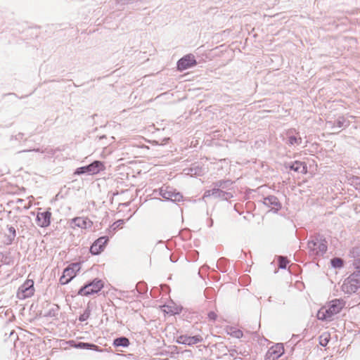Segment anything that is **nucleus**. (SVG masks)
I'll use <instances>...</instances> for the list:
<instances>
[{"mask_svg": "<svg viewBox=\"0 0 360 360\" xmlns=\"http://www.w3.org/2000/svg\"><path fill=\"white\" fill-rule=\"evenodd\" d=\"M349 181L350 184L354 186H360V176H352L349 179Z\"/></svg>", "mask_w": 360, "mask_h": 360, "instance_id": "obj_29", "label": "nucleus"}, {"mask_svg": "<svg viewBox=\"0 0 360 360\" xmlns=\"http://www.w3.org/2000/svg\"><path fill=\"white\" fill-rule=\"evenodd\" d=\"M207 317H208L209 320L214 321L217 318V315L214 311H210L207 314Z\"/></svg>", "mask_w": 360, "mask_h": 360, "instance_id": "obj_35", "label": "nucleus"}, {"mask_svg": "<svg viewBox=\"0 0 360 360\" xmlns=\"http://www.w3.org/2000/svg\"><path fill=\"white\" fill-rule=\"evenodd\" d=\"M284 166L286 169H290L297 173L304 174L307 172V167L304 162L295 160L291 163H285Z\"/></svg>", "mask_w": 360, "mask_h": 360, "instance_id": "obj_16", "label": "nucleus"}, {"mask_svg": "<svg viewBox=\"0 0 360 360\" xmlns=\"http://www.w3.org/2000/svg\"><path fill=\"white\" fill-rule=\"evenodd\" d=\"M352 274H356L357 277L356 278L359 280V278H360V267L359 266H356V271H354Z\"/></svg>", "mask_w": 360, "mask_h": 360, "instance_id": "obj_36", "label": "nucleus"}, {"mask_svg": "<svg viewBox=\"0 0 360 360\" xmlns=\"http://www.w3.org/2000/svg\"><path fill=\"white\" fill-rule=\"evenodd\" d=\"M354 257L360 256V247H354L350 252Z\"/></svg>", "mask_w": 360, "mask_h": 360, "instance_id": "obj_33", "label": "nucleus"}, {"mask_svg": "<svg viewBox=\"0 0 360 360\" xmlns=\"http://www.w3.org/2000/svg\"><path fill=\"white\" fill-rule=\"evenodd\" d=\"M51 307L44 314L46 317H56L59 311V307L57 304H50Z\"/></svg>", "mask_w": 360, "mask_h": 360, "instance_id": "obj_25", "label": "nucleus"}, {"mask_svg": "<svg viewBox=\"0 0 360 360\" xmlns=\"http://www.w3.org/2000/svg\"><path fill=\"white\" fill-rule=\"evenodd\" d=\"M283 141L289 146H295L300 145L302 139L299 131L294 128H291L286 131L285 138L283 139Z\"/></svg>", "mask_w": 360, "mask_h": 360, "instance_id": "obj_9", "label": "nucleus"}, {"mask_svg": "<svg viewBox=\"0 0 360 360\" xmlns=\"http://www.w3.org/2000/svg\"><path fill=\"white\" fill-rule=\"evenodd\" d=\"M212 223H213V221L211 219V224H210V226L212 225Z\"/></svg>", "mask_w": 360, "mask_h": 360, "instance_id": "obj_44", "label": "nucleus"}, {"mask_svg": "<svg viewBox=\"0 0 360 360\" xmlns=\"http://www.w3.org/2000/svg\"><path fill=\"white\" fill-rule=\"evenodd\" d=\"M330 263L333 267L334 268H342L344 265V261L340 257H334L331 259Z\"/></svg>", "mask_w": 360, "mask_h": 360, "instance_id": "obj_26", "label": "nucleus"}, {"mask_svg": "<svg viewBox=\"0 0 360 360\" xmlns=\"http://www.w3.org/2000/svg\"><path fill=\"white\" fill-rule=\"evenodd\" d=\"M33 150L36 151V152H40L41 153H47L48 155H53L55 153V150H53L52 148H46L44 150H41L39 148H37V149H34Z\"/></svg>", "mask_w": 360, "mask_h": 360, "instance_id": "obj_32", "label": "nucleus"}, {"mask_svg": "<svg viewBox=\"0 0 360 360\" xmlns=\"http://www.w3.org/2000/svg\"><path fill=\"white\" fill-rule=\"evenodd\" d=\"M233 181L230 179L219 180L212 184V186L219 188V190H224L227 191H232L234 193L233 188Z\"/></svg>", "mask_w": 360, "mask_h": 360, "instance_id": "obj_18", "label": "nucleus"}, {"mask_svg": "<svg viewBox=\"0 0 360 360\" xmlns=\"http://www.w3.org/2000/svg\"><path fill=\"white\" fill-rule=\"evenodd\" d=\"M184 172L185 174H189L191 176L200 175L202 172V168L193 165L191 167L185 169Z\"/></svg>", "mask_w": 360, "mask_h": 360, "instance_id": "obj_24", "label": "nucleus"}, {"mask_svg": "<svg viewBox=\"0 0 360 360\" xmlns=\"http://www.w3.org/2000/svg\"><path fill=\"white\" fill-rule=\"evenodd\" d=\"M212 197L214 199H219L221 200H229L233 198V192L219 190V188L213 186L212 189L205 191L203 194L202 198Z\"/></svg>", "mask_w": 360, "mask_h": 360, "instance_id": "obj_4", "label": "nucleus"}, {"mask_svg": "<svg viewBox=\"0 0 360 360\" xmlns=\"http://www.w3.org/2000/svg\"><path fill=\"white\" fill-rule=\"evenodd\" d=\"M91 224V221L90 220L82 217H75L72 221L73 226H77L82 229H86L87 226H90Z\"/></svg>", "mask_w": 360, "mask_h": 360, "instance_id": "obj_20", "label": "nucleus"}, {"mask_svg": "<svg viewBox=\"0 0 360 360\" xmlns=\"http://www.w3.org/2000/svg\"><path fill=\"white\" fill-rule=\"evenodd\" d=\"M160 195L167 200L177 202L183 200V195L170 186H162L160 188Z\"/></svg>", "mask_w": 360, "mask_h": 360, "instance_id": "obj_5", "label": "nucleus"}, {"mask_svg": "<svg viewBox=\"0 0 360 360\" xmlns=\"http://www.w3.org/2000/svg\"><path fill=\"white\" fill-rule=\"evenodd\" d=\"M229 352L231 356H235V355L238 354L237 350L235 349H229Z\"/></svg>", "mask_w": 360, "mask_h": 360, "instance_id": "obj_39", "label": "nucleus"}, {"mask_svg": "<svg viewBox=\"0 0 360 360\" xmlns=\"http://www.w3.org/2000/svg\"><path fill=\"white\" fill-rule=\"evenodd\" d=\"M123 224V220H118L116 222H115L113 224H112V226H114L115 225H116V226L113 227V229H115L117 227H118L120 224Z\"/></svg>", "mask_w": 360, "mask_h": 360, "instance_id": "obj_38", "label": "nucleus"}, {"mask_svg": "<svg viewBox=\"0 0 360 360\" xmlns=\"http://www.w3.org/2000/svg\"><path fill=\"white\" fill-rule=\"evenodd\" d=\"M263 203L268 207H271L274 212H278L282 207L281 203L275 195H269L264 198Z\"/></svg>", "mask_w": 360, "mask_h": 360, "instance_id": "obj_15", "label": "nucleus"}, {"mask_svg": "<svg viewBox=\"0 0 360 360\" xmlns=\"http://www.w3.org/2000/svg\"><path fill=\"white\" fill-rule=\"evenodd\" d=\"M203 340L200 335L188 336L181 335L178 338L177 342L180 344L186 345H193L197 343L201 342Z\"/></svg>", "mask_w": 360, "mask_h": 360, "instance_id": "obj_17", "label": "nucleus"}, {"mask_svg": "<svg viewBox=\"0 0 360 360\" xmlns=\"http://www.w3.org/2000/svg\"><path fill=\"white\" fill-rule=\"evenodd\" d=\"M34 293V281L31 279L26 280L18 288L17 297L20 300H25L32 297Z\"/></svg>", "mask_w": 360, "mask_h": 360, "instance_id": "obj_8", "label": "nucleus"}, {"mask_svg": "<svg viewBox=\"0 0 360 360\" xmlns=\"http://www.w3.org/2000/svg\"><path fill=\"white\" fill-rule=\"evenodd\" d=\"M4 263H6V264H9V261H8V256H6V257H5V259H4Z\"/></svg>", "mask_w": 360, "mask_h": 360, "instance_id": "obj_40", "label": "nucleus"}, {"mask_svg": "<svg viewBox=\"0 0 360 360\" xmlns=\"http://www.w3.org/2000/svg\"><path fill=\"white\" fill-rule=\"evenodd\" d=\"M109 238L108 236H101L96 240L90 247V252L94 255H98L103 251Z\"/></svg>", "mask_w": 360, "mask_h": 360, "instance_id": "obj_11", "label": "nucleus"}, {"mask_svg": "<svg viewBox=\"0 0 360 360\" xmlns=\"http://www.w3.org/2000/svg\"><path fill=\"white\" fill-rule=\"evenodd\" d=\"M22 202H23V200L20 199V198H18L17 200H16L17 203H22Z\"/></svg>", "mask_w": 360, "mask_h": 360, "instance_id": "obj_41", "label": "nucleus"}, {"mask_svg": "<svg viewBox=\"0 0 360 360\" xmlns=\"http://www.w3.org/2000/svg\"><path fill=\"white\" fill-rule=\"evenodd\" d=\"M345 302L342 299H335L328 303L326 310L332 318L334 315L338 314L344 307Z\"/></svg>", "mask_w": 360, "mask_h": 360, "instance_id": "obj_12", "label": "nucleus"}, {"mask_svg": "<svg viewBox=\"0 0 360 360\" xmlns=\"http://www.w3.org/2000/svg\"><path fill=\"white\" fill-rule=\"evenodd\" d=\"M103 288V281L99 278H95L81 287L77 294L82 296H89L98 293Z\"/></svg>", "mask_w": 360, "mask_h": 360, "instance_id": "obj_2", "label": "nucleus"}, {"mask_svg": "<svg viewBox=\"0 0 360 360\" xmlns=\"http://www.w3.org/2000/svg\"><path fill=\"white\" fill-rule=\"evenodd\" d=\"M278 267L282 269H286L287 264H288V260L286 257L283 256H280L278 257Z\"/></svg>", "mask_w": 360, "mask_h": 360, "instance_id": "obj_27", "label": "nucleus"}, {"mask_svg": "<svg viewBox=\"0 0 360 360\" xmlns=\"http://www.w3.org/2000/svg\"><path fill=\"white\" fill-rule=\"evenodd\" d=\"M105 169L103 162L99 160H95L91 164L78 167L75 174L77 175L87 174L89 175H94L98 174L100 172L103 171Z\"/></svg>", "mask_w": 360, "mask_h": 360, "instance_id": "obj_3", "label": "nucleus"}, {"mask_svg": "<svg viewBox=\"0 0 360 360\" xmlns=\"http://www.w3.org/2000/svg\"><path fill=\"white\" fill-rule=\"evenodd\" d=\"M298 338V335H293V336H292V338Z\"/></svg>", "mask_w": 360, "mask_h": 360, "instance_id": "obj_43", "label": "nucleus"}, {"mask_svg": "<svg viewBox=\"0 0 360 360\" xmlns=\"http://www.w3.org/2000/svg\"><path fill=\"white\" fill-rule=\"evenodd\" d=\"M70 345L78 349H94L95 348H97L98 346L96 345L89 343V342H75L73 340L70 341Z\"/></svg>", "mask_w": 360, "mask_h": 360, "instance_id": "obj_21", "label": "nucleus"}, {"mask_svg": "<svg viewBox=\"0 0 360 360\" xmlns=\"http://www.w3.org/2000/svg\"><path fill=\"white\" fill-rule=\"evenodd\" d=\"M79 270L78 263H72L68 266L63 272V275L59 279L61 285H66L70 283L76 276V272Z\"/></svg>", "mask_w": 360, "mask_h": 360, "instance_id": "obj_6", "label": "nucleus"}, {"mask_svg": "<svg viewBox=\"0 0 360 360\" xmlns=\"http://www.w3.org/2000/svg\"><path fill=\"white\" fill-rule=\"evenodd\" d=\"M356 277V274H351L345 280L342 289L345 293H354L360 288V278L358 280Z\"/></svg>", "mask_w": 360, "mask_h": 360, "instance_id": "obj_7", "label": "nucleus"}, {"mask_svg": "<svg viewBox=\"0 0 360 360\" xmlns=\"http://www.w3.org/2000/svg\"><path fill=\"white\" fill-rule=\"evenodd\" d=\"M329 339L330 338L328 335H321L319 337V344L322 347H326L329 342Z\"/></svg>", "mask_w": 360, "mask_h": 360, "instance_id": "obj_31", "label": "nucleus"}, {"mask_svg": "<svg viewBox=\"0 0 360 360\" xmlns=\"http://www.w3.org/2000/svg\"><path fill=\"white\" fill-rule=\"evenodd\" d=\"M345 120L344 117H339L334 122L333 128H341L343 127Z\"/></svg>", "mask_w": 360, "mask_h": 360, "instance_id": "obj_30", "label": "nucleus"}, {"mask_svg": "<svg viewBox=\"0 0 360 360\" xmlns=\"http://www.w3.org/2000/svg\"><path fill=\"white\" fill-rule=\"evenodd\" d=\"M7 229L8 233H6L4 236L5 240H4V244L6 245H11L15 237H16V230L13 226H7Z\"/></svg>", "mask_w": 360, "mask_h": 360, "instance_id": "obj_19", "label": "nucleus"}, {"mask_svg": "<svg viewBox=\"0 0 360 360\" xmlns=\"http://www.w3.org/2000/svg\"><path fill=\"white\" fill-rule=\"evenodd\" d=\"M103 138H105V136H100V139H102Z\"/></svg>", "mask_w": 360, "mask_h": 360, "instance_id": "obj_42", "label": "nucleus"}, {"mask_svg": "<svg viewBox=\"0 0 360 360\" xmlns=\"http://www.w3.org/2000/svg\"><path fill=\"white\" fill-rule=\"evenodd\" d=\"M23 137H24V134H22V133H18L17 135H15V139L16 140L20 141V140L22 139H23Z\"/></svg>", "mask_w": 360, "mask_h": 360, "instance_id": "obj_37", "label": "nucleus"}, {"mask_svg": "<svg viewBox=\"0 0 360 360\" xmlns=\"http://www.w3.org/2000/svg\"><path fill=\"white\" fill-rule=\"evenodd\" d=\"M196 64L197 61L195 58V56L193 54L189 53L180 58L177 61L176 65L178 70L184 71L195 66Z\"/></svg>", "mask_w": 360, "mask_h": 360, "instance_id": "obj_10", "label": "nucleus"}, {"mask_svg": "<svg viewBox=\"0 0 360 360\" xmlns=\"http://www.w3.org/2000/svg\"><path fill=\"white\" fill-rule=\"evenodd\" d=\"M307 248L309 256H323L328 250L327 241L324 236L319 233L311 236L308 240Z\"/></svg>", "mask_w": 360, "mask_h": 360, "instance_id": "obj_1", "label": "nucleus"}, {"mask_svg": "<svg viewBox=\"0 0 360 360\" xmlns=\"http://www.w3.org/2000/svg\"><path fill=\"white\" fill-rule=\"evenodd\" d=\"M90 314H91V310L89 307H87L84 311L83 312V314H82L79 317V321H81V322H83V321H86L89 316H90Z\"/></svg>", "mask_w": 360, "mask_h": 360, "instance_id": "obj_28", "label": "nucleus"}, {"mask_svg": "<svg viewBox=\"0 0 360 360\" xmlns=\"http://www.w3.org/2000/svg\"><path fill=\"white\" fill-rule=\"evenodd\" d=\"M317 319L321 321H330L331 319L328 311L326 310V307H321L317 313Z\"/></svg>", "mask_w": 360, "mask_h": 360, "instance_id": "obj_23", "label": "nucleus"}, {"mask_svg": "<svg viewBox=\"0 0 360 360\" xmlns=\"http://www.w3.org/2000/svg\"><path fill=\"white\" fill-rule=\"evenodd\" d=\"M129 340L124 336L117 338L113 341V345L115 347H127L129 345Z\"/></svg>", "mask_w": 360, "mask_h": 360, "instance_id": "obj_22", "label": "nucleus"}, {"mask_svg": "<svg viewBox=\"0 0 360 360\" xmlns=\"http://www.w3.org/2000/svg\"><path fill=\"white\" fill-rule=\"evenodd\" d=\"M284 353L282 344H276L268 350L264 360H277Z\"/></svg>", "mask_w": 360, "mask_h": 360, "instance_id": "obj_13", "label": "nucleus"}, {"mask_svg": "<svg viewBox=\"0 0 360 360\" xmlns=\"http://www.w3.org/2000/svg\"><path fill=\"white\" fill-rule=\"evenodd\" d=\"M51 212L49 210H46L43 212H38L36 217L37 224L41 227H48L51 224Z\"/></svg>", "mask_w": 360, "mask_h": 360, "instance_id": "obj_14", "label": "nucleus"}, {"mask_svg": "<svg viewBox=\"0 0 360 360\" xmlns=\"http://www.w3.org/2000/svg\"><path fill=\"white\" fill-rule=\"evenodd\" d=\"M231 335L236 338H241L243 335V332L240 330H235L231 333Z\"/></svg>", "mask_w": 360, "mask_h": 360, "instance_id": "obj_34", "label": "nucleus"}, {"mask_svg": "<svg viewBox=\"0 0 360 360\" xmlns=\"http://www.w3.org/2000/svg\"><path fill=\"white\" fill-rule=\"evenodd\" d=\"M26 151H27V150H22V152H26Z\"/></svg>", "mask_w": 360, "mask_h": 360, "instance_id": "obj_45", "label": "nucleus"}]
</instances>
